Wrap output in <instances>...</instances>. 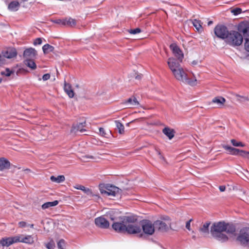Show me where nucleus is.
Instances as JSON below:
<instances>
[{"label": "nucleus", "mask_w": 249, "mask_h": 249, "mask_svg": "<svg viewBox=\"0 0 249 249\" xmlns=\"http://www.w3.org/2000/svg\"><path fill=\"white\" fill-rule=\"evenodd\" d=\"M226 100L224 98L218 96L214 98L210 103V105L213 106L215 105V106H213V107H221L223 106L225 103Z\"/></svg>", "instance_id": "16"}, {"label": "nucleus", "mask_w": 249, "mask_h": 249, "mask_svg": "<svg viewBox=\"0 0 249 249\" xmlns=\"http://www.w3.org/2000/svg\"><path fill=\"white\" fill-rule=\"evenodd\" d=\"M142 233L140 234V237H142Z\"/></svg>", "instance_id": "55"}, {"label": "nucleus", "mask_w": 249, "mask_h": 249, "mask_svg": "<svg viewBox=\"0 0 249 249\" xmlns=\"http://www.w3.org/2000/svg\"><path fill=\"white\" fill-rule=\"evenodd\" d=\"M126 223V232L129 234L139 233L141 232V225L135 216H127L124 220Z\"/></svg>", "instance_id": "3"}, {"label": "nucleus", "mask_w": 249, "mask_h": 249, "mask_svg": "<svg viewBox=\"0 0 249 249\" xmlns=\"http://www.w3.org/2000/svg\"><path fill=\"white\" fill-rule=\"evenodd\" d=\"M116 127L120 134H123L124 132V125L119 121H115Z\"/></svg>", "instance_id": "29"}, {"label": "nucleus", "mask_w": 249, "mask_h": 249, "mask_svg": "<svg viewBox=\"0 0 249 249\" xmlns=\"http://www.w3.org/2000/svg\"><path fill=\"white\" fill-rule=\"evenodd\" d=\"M65 242L63 239L60 240L57 243V247L59 249H65Z\"/></svg>", "instance_id": "37"}, {"label": "nucleus", "mask_w": 249, "mask_h": 249, "mask_svg": "<svg viewBox=\"0 0 249 249\" xmlns=\"http://www.w3.org/2000/svg\"><path fill=\"white\" fill-rule=\"evenodd\" d=\"M199 63V62L197 60H194L192 62H191V65L192 66H196V65H198Z\"/></svg>", "instance_id": "48"}, {"label": "nucleus", "mask_w": 249, "mask_h": 249, "mask_svg": "<svg viewBox=\"0 0 249 249\" xmlns=\"http://www.w3.org/2000/svg\"><path fill=\"white\" fill-rule=\"evenodd\" d=\"M192 23L194 27L198 31H199L202 28V26L200 20L194 19L192 21Z\"/></svg>", "instance_id": "34"}, {"label": "nucleus", "mask_w": 249, "mask_h": 249, "mask_svg": "<svg viewBox=\"0 0 249 249\" xmlns=\"http://www.w3.org/2000/svg\"><path fill=\"white\" fill-rule=\"evenodd\" d=\"M210 231L213 238L221 242H225L228 240L225 233H233L235 231V228L233 226L224 222H218L213 224Z\"/></svg>", "instance_id": "1"}, {"label": "nucleus", "mask_w": 249, "mask_h": 249, "mask_svg": "<svg viewBox=\"0 0 249 249\" xmlns=\"http://www.w3.org/2000/svg\"><path fill=\"white\" fill-rule=\"evenodd\" d=\"M163 133L170 140L174 136V132L173 129L168 127H165L162 130Z\"/></svg>", "instance_id": "27"}, {"label": "nucleus", "mask_w": 249, "mask_h": 249, "mask_svg": "<svg viewBox=\"0 0 249 249\" xmlns=\"http://www.w3.org/2000/svg\"><path fill=\"white\" fill-rule=\"evenodd\" d=\"M10 162L4 158L0 159V170H3L9 168Z\"/></svg>", "instance_id": "25"}, {"label": "nucleus", "mask_w": 249, "mask_h": 249, "mask_svg": "<svg viewBox=\"0 0 249 249\" xmlns=\"http://www.w3.org/2000/svg\"><path fill=\"white\" fill-rule=\"evenodd\" d=\"M241 12H242V9L239 8H236L231 10V13L234 15H235V16L239 15V14L241 13Z\"/></svg>", "instance_id": "38"}, {"label": "nucleus", "mask_w": 249, "mask_h": 249, "mask_svg": "<svg viewBox=\"0 0 249 249\" xmlns=\"http://www.w3.org/2000/svg\"><path fill=\"white\" fill-rule=\"evenodd\" d=\"M214 32L217 37L226 41L230 32L225 26L218 25L214 28Z\"/></svg>", "instance_id": "9"}, {"label": "nucleus", "mask_w": 249, "mask_h": 249, "mask_svg": "<svg viewBox=\"0 0 249 249\" xmlns=\"http://www.w3.org/2000/svg\"><path fill=\"white\" fill-rule=\"evenodd\" d=\"M141 29L140 28H136L134 29H131V30H129L128 32L130 34L135 35V34L140 33L141 32Z\"/></svg>", "instance_id": "41"}, {"label": "nucleus", "mask_w": 249, "mask_h": 249, "mask_svg": "<svg viewBox=\"0 0 249 249\" xmlns=\"http://www.w3.org/2000/svg\"><path fill=\"white\" fill-rule=\"evenodd\" d=\"M100 135L104 137H107V134L106 133L105 129L103 128L100 127L99 128Z\"/></svg>", "instance_id": "42"}, {"label": "nucleus", "mask_w": 249, "mask_h": 249, "mask_svg": "<svg viewBox=\"0 0 249 249\" xmlns=\"http://www.w3.org/2000/svg\"><path fill=\"white\" fill-rule=\"evenodd\" d=\"M19 240L16 236L2 238L0 241V244L2 247H9L14 243L18 242Z\"/></svg>", "instance_id": "12"}, {"label": "nucleus", "mask_w": 249, "mask_h": 249, "mask_svg": "<svg viewBox=\"0 0 249 249\" xmlns=\"http://www.w3.org/2000/svg\"><path fill=\"white\" fill-rule=\"evenodd\" d=\"M212 23H213L212 21H210L208 22V25H211L212 24Z\"/></svg>", "instance_id": "52"}, {"label": "nucleus", "mask_w": 249, "mask_h": 249, "mask_svg": "<svg viewBox=\"0 0 249 249\" xmlns=\"http://www.w3.org/2000/svg\"><path fill=\"white\" fill-rule=\"evenodd\" d=\"M192 221V219H191L190 220H189L188 221H187L186 223V228L189 230V231H191V228H190V223H191V222Z\"/></svg>", "instance_id": "46"}, {"label": "nucleus", "mask_w": 249, "mask_h": 249, "mask_svg": "<svg viewBox=\"0 0 249 249\" xmlns=\"http://www.w3.org/2000/svg\"><path fill=\"white\" fill-rule=\"evenodd\" d=\"M64 24L71 26H73L76 24V21L74 19L69 18L65 20Z\"/></svg>", "instance_id": "33"}, {"label": "nucleus", "mask_w": 249, "mask_h": 249, "mask_svg": "<svg viewBox=\"0 0 249 249\" xmlns=\"http://www.w3.org/2000/svg\"><path fill=\"white\" fill-rule=\"evenodd\" d=\"M237 240L243 245L249 244V228H245L241 229L237 237Z\"/></svg>", "instance_id": "10"}, {"label": "nucleus", "mask_w": 249, "mask_h": 249, "mask_svg": "<svg viewBox=\"0 0 249 249\" xmlns=\"http://www.w3.org/2000/svg\"><path fill=\"white\" fill-rule=\"evenodd\" d=\"M24 64L32 70H35L36 68V64L34 61L33 59H25Z\"/></svg>", "instance_id": "30"}, {"label": "nucleus", "mask_w": 249, "mask_h": 249, "mask_svg": "<svg viewBox=\"0 0 249 249\" xmlns=\"http://www.w3.org/2000/svg\"><path fill=\"white\" fill-rule=\"evenodd\" d=\"M193 238L194 239H195V238H196V236H193Z\"/></svg>", "instance_id": "56"}, {"label": "nucleus", "mask_w": 249, "mask_h": 249, "mask_svg": "<svg viewBox=\"0 0 249 249\" xmlns=\"http://www.w3.org/2000/svg\"><path fill=\"white\" fill-rule=\"evenodd\" d=\"M27 226H29L31 228H33L34 225V224H28Z\"/></svg>", "instance_id": "51"}, {"label": "nucleus", "mask_w": 249, "mask_h": 249, "mask_svg": "<svg viewBox=\"0 0 249 249\" xmlns=\"http://www.w3.org/2000/svg\"><path fill=\"white\" fill-rule=\"evenodd\" d=\"M231 142L232 144L234 146L244 147L245 146L244 144L240 142H238L234 139L231 140Z\"/></svg>", "instance_id": "36"}, {"label": "nucleus", "mask_w": 249, "mask_h": 249, "mask_svg": "<svg viewBox=\"0 0 249 249\" xmlns=\"http://www.w3.org/2000/svg\"><path fill=\"white\" fill-rule=\"evenodd\" d=\"M16 237L18 238V242H22L28 244H32L34 243L33 237L31 235H18Z\"/></svg>", "instance_id": "18"}, {"label": "nucleus", "mask_w": 249, "mask_h": 249, "mask_svg": "<svg viewBox=\"0 0 249 249\" xmlns=\"http://www.w3.org/2000/svg\"><path fill=\"white\" fill-rule=\"evenodd\" d=\"M219 189L221 192H224L226 190V187L225 186L222 185L219 187Z\"/></svg>", "instance_id": "47"}, {"label": "nucleus", "mask_w": 249, "mask_h": 249, "mask_svg": "<svg viewBox=\"0 0 249 249\" xmlns=\"http://www.w3.org/2000/svg\"><path fill=\"white\" fill-rule=\"evenodd\" d=\"M50 78V75L49 73L45 74L42 76V80L44 81L48 80Z\"/></svg>", "instance_id": "45"}, {"label": "nucleus", "mask_w": 249, "mask_h": 249, "mask_svg": "<svg viewBox=\"0 0 249 249\" xmlns=\"http://www.w3.org/2000/svg\"><path fill=\"white\" fill-rule=\"evenodd\" d=\"M223 148L226 150L230 154L237 156L239 154L240 150L238 149L228 145H224Z\"/></svg>", "instance_id": "24"}, {"label": "nucleus", "mask_w": 249, "mask_h": 249, "mask_svg": "<svg viewBox=\"0 0 249 249\" xmlns=\"http://www.w3.org/2000/svg\"><path fill=\"white\" fill-rule=\"evenodd\" d=\"M2 79L0 78V83L1 82Z\"/></svg>", "instance_id": "57"}, {"label": "nucleus", "mask_w": 249, "mask_h": 249, "mask_svg": "<svg viewBox=\"0 0 249 249\" xmlns=\"http://www.w3.org/2000/svg\"><path fill=\"white\" fill-rule=\"evenodd\" d=\"M58 204V201L57 200H54L52 202H47L44 203L42 205V208L44 210L47 209L50 207L55 206Z\"/></svg>", "instance_id": "31"}, {"label": "nucleus", "mask_w": 249, "mask_h": 249, "mask_svg": "<svg viewBox=\"0 0 249 249\" xmlns=\"http://www.w3.org/2000/svg\"><path fill=\"white\" fill-rule=\"evenodd\" d=\"M168 67L175 78L184 83H187L191 86L196 84V79L191 80L187 76V74L184 69L180 66V63L173 57H170L167 61Z\"/></svg>", "instance_id": "2"}, {"label": "nucleus", "mask_w": 249, "mask_h": 249, "mask_svg": "<svg viewBox=\"0 0 249 249\" xmlns=\"http://www.w3.org/2000/svg\"><path fill=\"white\" fill-rule=\"evenodd\" d=\"M13 73V71L10 70L9 69L7 68L5 70L2 71L0 72V74L1 75H4L5 76H9Z\"/></svg>", "instance_id": "35"}, {"label": "nucleus", "mask_w": 249, "mask_h": 249, "mask_svg": "<svg viewBox=\"0 0 249 249\" xmlns=\"http://www.w3.org/2000/svg\"><path fill=\"white\" fill-rule=\"evenodd\" d=\"M124 106L127 108L137 107L140 106L139 102L137 98L134 97H131L124 102Z\"/></svg>", "instance_id": "14"}, {"label": "nucleus", "mask_w": 249, "mask_h": 249, "mask_svg": "<svg viewBox=\"0 0 249 249\" xmlns=\"http://www.w3.org/2000/svg\"><path fill=\"white\" fill-rule=\"evenodd\" d=\"M243 41L242 35L239 32L231 31L229 32L225 42L230 46L235 47L241 45Z\"/></svg>", "instance_id": "4"}, {"label": "nucleus", "mask_w": 249, "mask_h": 249, "mask_svg": "<svg viewBox=\"0 0 249 249\" xmlns=\"http://www.w3.org/2000/svg\"><path fill=\"white\" fill-rule=\"evenodd\" d=\"M54 247L55 244L53 241H50L46 245V247L48 249H53Z\"/></svg>", "instance_id": "39"}, {"label": "nucleus", "mask_w": 249, "mask_h": 249, "mask_svg": "<svg viewBox=\"0 0 249 249\" xmlns=\"http://www.w3.org/2000/svg\"><path fill=\"white\" fill-rule=\"evenodd\" d=\"M110 218H111V219L112 220H114V218L113 217H110Z\"/></svg>", "instance_id": "54"}, {"label": "nucleus", "mask_w": 249, "mask_h": 249, "mask_svg": "<svg viewBox=\"0 0 249 249\" xmlns=\"http://www.w3.org/2000/svg\"><path fill=\"white\" fill-rule=\"evenodd\" d=\"M239 32L243 33L245 37L244 46L245 50L249 52V26L244 23H240L238 26Z\"/></svg>", "instance_id": "6"}, {"label": "nucleus", "mask_w": 249, "mask_h": 249, "mask_svg": "<svg viewBox=\"0 0 249 249\" xmlns=\"http://www.w3.org/2000/svg\"><path fill=\"white\" fill-rule=\"evenodd\" d=\"M84 158L86 159H94V157L92 156H89L87 155L84 157Z\"/></svg>", "instance_id": "50"}, {"label": "nucleus", "mask_w": 249, "mask_h": 249, "mask_svg": "<svg viewBox=\"0 0 249 249\" xmlns=\"http://www.w3.org/2000/svg\"><path fill=\"white\" fill-rule=\"evenodd\" d=\"M18 226L20 228H24L28 226V224L26 222L24 221H20L18 222Z\"/></svg>", "instance_id": "44"}, {"label": "nucleus", "mask_w": 249, "mask_h": 249, "mask_svg": "<svg viewBox=\"0 0 249 249\" xmlns=\"http://www.w3.org/2000/svg\"><path fill=\"white\" fill-rule=\"evenodd\" d=\"M136 78H137H137H138H138H140V76H136Z\"/></svg>", "instance_id": "53"}, {"label": "nucleus", "mask_w": 249, "mask_h": 249, "mask_svg": "<svg viewBox=\"0 0 249 249\" xmlns=\"http://www.w3.org/2000/svg\"><path fill=\"white\" fill-rule=\"evenodd\" d=\"M210 224V222H207L204 223L199 229V231L204 237H207L209 234V226Z\"/></svg>", "instance_id": "22"}, {"label": "nucleus", "mask_w": 249, "mask_h": 249, "mask_svg": "<svg viewBox=\"0 0 249 249\" xmlns=\"http://www.w3.org/2000/svg\"><path fill=\"white\" fill-rule=\"evenodd\" d=\"M65 177L63 175H59L55 177L53 176H52L50 177V179L52 181L60 183L63 182L65 180Z\"/></svg>", "instance_id": "28"}, {"label": "nucleus", "mask_w": 249, "mask_h": 249, "mask_svg": "<svg viewBox=\"0 0 249 249\" xmlns=\"http://www.w3.org/2000/svg\"><path fill=\"white\" fill-rule=\"evenodd\" d=\"M127 216L120 217L119 220L114 222L112 225V229L118 233H124L126 232V223L124 220Z\"/></svg>", "instance_id": "7"}, {"label": "nucleus", "mask_w": 249, "mask_h": 249, "mask_svg": "<svg viewBox=\"0 0 249 249\" xmlns=\"http://www.w3.org/2000/svg\"><path fill=\"white\" fill-rule=\"evenodd\" d=\"M3 57L7 58H12L17 55V52L15 49L8 48L2 52Z\"/></svg>", "instance_id": "20"}, {"label": "nucleus", "mask_w": 249, "mask_h": 249, "mask_svg": "<svg viewBox=\"0 0 249 249\" xmlns=\"http://www.w3.org/2000/svg\"><path fill=\"white\" fill-rule=\"evenodd\" d=\"M170 48L172 50L174 55L177 58L176 60L179 63L182 61L184 57V54L182 51L175 44H172L170 46Z\"/></svg>", "instance_id": "11"}, {"label": "nucleus", "mask_w": 249, "mask_h": 249, "mask_svg": "<svg viewBox=\"0 0 249 249\" xmlns=\"http://www.w3.org/2000/svg\"><path fill=\"white\" fill-rule=\"evenodd\" d=\"M3 63V55H1L0 54V65H1Z\"/></svg>", "instance_id": "49"}, {"label": "nucleus", "mask_w": 249, "mask_h": 249, "mask_svg": "<svg viewBox=\"0 0 249 249\" xmlns=\"http://www.w3.org/2000/svg\"><path fill=\"white\" fill-rule=\"evenodd\" d=\"M42 50L44 53H47L53 52L54 50V47L48 44H46L42 47Z\"/></svg>", "instance_id": "32"}, {"label": "nucleus", "mask_w": 249, "mask_h": 249, "mask_svg": "<svg viewBox=\"0 0 249 249\" xmlns=\"http://www.w3.org/2000/svg\"><path fill=\"white\" fill-rule=\"evenodd\" d=\"M85 124L86 122H84L80 123L76 125H73L71 129V132L74 133H76L78 132L80 133H83L85 132L86 131V130L84 128Z\"/></svg>", "instance_id": "21"}, {"label": "nucleus", "mask_w": 249, "mask_h": 249, "mask_svg": "<svg viewBox=\"0 0 249 249\" xmlns=\"http://www.w3.org/2000/svg\"><path fill=\"white\" fill-rule=\"evenodd\" d=\"M99 190L101 193L106 196H115L119 193V188L109 184L106 185H100Z\"/></svg>", "instance_id": "5"}, {"label": "nucleus", "mask_w": 249, "mask_h": 249, "mask_svg": "<svg viewBox=\"0 0 249 249\" xmlns=\"http://www.w3.org/2000/svg\"><path fill=\"white\" fill-rule=\"evenodd\" d=\"M37 53L35 49L29 48L26 49L23 53V56L25 59H34Z\"/></svg>", "instance_id": "17"}, {"label": "nucleus", "mask_w": 249, "mask_h": 249, "mask_svg": "<svg viewBox=\"0 0 249 249\" xmlns=\"http://www.w3.org/2000/svg\"><path fill=\"white\" fill-rule=\"evenodd\" d=\"M74 188H75L76 189L80 190L83 191L86 195L90 197L95 196L96 198H97L99 197L98 195L94 194L90 189L86 188L83 185L77 184L74 186Z\"/></svg>", "instance_id": "15"}, {"label": "nucleus", "mask_w": 249, "mask_h": 249, "mask_svg": "<svg viewBox=\"0 0 249 249\" xmlns=\"http://www.w3.org/2000/svg\"><path fill=\"white\" fill-rule=\"evenodd\" d=\"M20 6L19 3L17 1H11L8 6V9L10 11L15 12L18 10Z\"/></svg>", "instance_id": "23"}, {"label": "nucleus", "mask_w": 249, "mask_h": 249, "mask_svg": "<svg viewBox=\"0 0 249 249\" xmlns=\"http://www.w3.org/2000/svg\"><path fill=\"white\" fill-rule=\"evenodd\" d=\"M141 228L142 229L143 232L147 235H152L155 230V223H152L149 220L143 221L141 224Z\"/></svg>", "instance_id": "8"}, {"label": "nucleus", "mask_w": 249, "mask_h": 249, "mask_svg": "<svg viewBox=\"0 0 249 249\" xmlns=\"http://www.w3.org/2000/svg\"><path fill=\"white\" fill-rule=\"evenodd\" d=\"M155 229H158V231H165L168 229V226L165 222L160 221L157 220L154 222Z\"/></svg>", "instance_id": "19"}, {"label": "nucleus", "mask_w": 249, "mask_h": 249, "mask_svg": "<svg viewBox=\"0 0 249 249\" xmlns=\"http://www.w3.org/2000/svg\"><path fill=\"white\" fill-rule=\"evenodd\" d=\"M249 153V152L240 150L239 154L238 155H240L244 158H247Z\"/></svg>", "instance_id": "40"}, {"label": "nucleus", "mask_w": 249, "mask_h": 249, "mask_svg": "<svg viewBox=\"0 0 249 249\" xmlns=\"http://www.w3.org/2000/svg\"><path fill=\"white\" fill-rule=\"evenodd\" d=\"M64 89L69 97L72 98L74 96V92L71 89V86L69 84L65 83Z\"/></svg>", "instance_id": "26"}, {"label": "nucleus", "mask_w": 249, "mask_h": 249, "mask_svg": "<svg viewBox=\"0 0 249 249\" xmlns=\"http://www.w3.org/2000/svg\"><path fill=\"white\" fill-rule=\"evenodd\" d=\"M95 225L102 229H107L109 226V223L104 216H100L95 219Z\"/></svg>", "instance_id": "13"}, {"label": "nucleus", "mask_w": 249, "mask_h": 249, "mask_svg": "<svg viewBox=\"0 0 249 249\" xmlns=\"http://www.w3.org/2000/svg\"><path fill=\"white\" fill-rule=\"evenodd\" d=\"M41 43H42V39L41 38H36L34 42V44L35 45H40V44H41Z\"/></svg>", "instance_id": "43"}]
</instances>
